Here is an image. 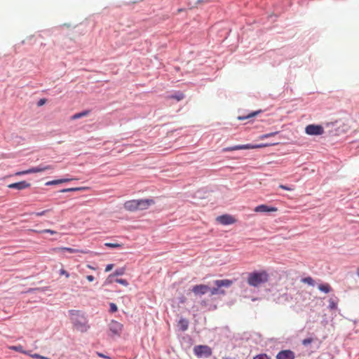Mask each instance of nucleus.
Masks as SVG:
<instances>
[{"label":"nucleus","mask_w":359,"mask_h":359,"mask_svg":"<svg viewBox=\"0 0 359 359\" xmlns=\"http://www.w3.org/2000/svg\"><path fill=\"white\" fill-rule=\"evenodd\" d=\"M88 267L89 269H94V268H93V267H92V266H90V265H88Z\"/></svg>","instance_id":"nucleus-46"},{"label":"nucleus","mask_w":359,"mask_h":359,"mask_svg":"<svg viewBox=\"0 0 359 359\" xmlns=\"http://www.w3.org/2000/svg\"><path fill=\"white\" fill-rule=\"evenodd\" d=\"M194 354L198 357H209L212 355V349L206 345H198L194 348Z\"/></svg>","instance_id":"nucleus-5"},{"label":"nucleus","mask_w":359,"mask_h":359,"mask_svg":"<svg viewBox=\"0 0 359 359\" xmlns=\"http://www.w3.org/2000/svg\"><path fill=\"white\" fill-rule=\"evenodd\" d=\"M179 325L182 331H185L188 329L189 322L184 318H182L179 320Z\"/></svg>","instance_id":"nucleus-20"},{"label":"nucleus","mask_w":359,"mask_h":359,"mask_svg":"<svg viewBox=\"0 0 359 359\" xmlns=\"http://www.w3.org/2000/svg\"><path fill=\"white\" fill-rule=\"evenodd\" d=\"M109 307H110V311L112 313L116 312L118 310V307L116 305V304H114V303H110Z\"/></svg>","instance_id":"nucleus-31"},{"label":"nucleus","mask_w":359,"mask_h":359,"mask_svg":"<svg viewBox=\"0 0 359 359\" xmlns=\"http://www.w3.org/2000/svg\"><path fill=\"white\" fill-rule=\"evenodd\" d=\"M49 211H50V210H43L41 212H35L34 215L36 216L41 217V216H43V215H46Z\"/></svg>","instance_id":"nucleus-33"},{"label":"nucleus","mask_w":359,"mask_h":359,"mask_svg":"<svg viewBox=\"0 0 359 359\" xmlns=\"http://www.w3.org/2000/svg\"><path fill=\"white\" fill-rule=\"evenodd\" d=\"M254 359H271L266 354H259L256 355Z\"/></svg>","instance_id":"nucleus-32"},{"label":"nucleus","mask_w":359,"mask_h":359,"mask_svg":"<svg viewBox=\"0 0 359 359\" xmlns=\"http://www.w3.org/2000/svg\"><path fill=\"white\" fill-rule=\"evenodd\" d=\"M29 231L35 232V233H49L51 235H54V234L57 233V232L55 231H53V230H51V229H43V230H41V231H38V230H35V229H30Z\"/></svg>","instance_id":"nucleus-24"},{"label":"nucleus","mask_w":359,"mask_h":359,"mask_svg":"<svg viewBox=\"0 0 359 359\" xmlns=\"http://www.w3.org/2000/svg\"><path fill=\"white\" fill-rule=\"evenodd\" d=\"M40 359H50V358H48L47 357H45V356H43V355H41Z\"/></svg>","instance_id":"nucleus-45"},{"label":"nucleus","mask_w":359,"mask_h":359,"mask_svg":"<svg viewBox=\"0 0 359 359\" xmlns=\"http://www.w3.org/2000/svg\"><path fill=\"white\" fill-rule=\"evenodd\" d=\"M123 327L121 323L114 320L109 324V330L114 335L119 336L122 332Z\"/></svg>","instance_id":"nucleus-9"},{"label":"nucleus","mask_w":359,"mask_h":359,"mask_svg":"<svg viewBox=\"0 0 359 359\" xmlns=\"http://www.w3.org/2000/svg\"><path fill=\"white\" fill-rule=\"evenodd\" d=\"M54 252H63L66 251L69 253H83V254H88L90 252L89 250H79V249H75L72 248H67V247H61V248H55L53 249Z\"/></svg>","instance_id":"nucleus-13"},{"label":"nucleus","mask_w":359,"mask_h":359,"mask_svg":"<svg viewBox=\"0 0 359 359\" xmlns=\"http://www.w3.org/2000/svg\"><path fill=\"white\" fill-rule=\"evenodd\" d=\"M254 211L256 212H276L278 211V208L275 207H269L266 205L262 204L257 206Z\"/></svg>","instance_id":"nucleus-16"},{"label":"nucleus","mask_w":359,"mask_h":359,"mask_svg":"<svg viewBox=\"0 0 359 359\" xmlns=\"http://www.w3.org/2000/svg\"><path fill=\"white\" fill-rule=\"evenodd\" d=\"M329 308L332 310L336 309L337 308V304L332 299H329Z\"/></svg>","instance_id":"nucleus-29"},{"label":"nucleus","mask_w":359,"mask_h":359,"mask_svg":"<svg viewBox=\"0 0 359 359\" xmlns=\"http://www.w3.org/2000/svg\"><path fill=\"white\" fill-rule=\"evenodd\" d=\"M115 281L119 284L124 285V286L128 285V283L126 279L117 278L115 280Z\"/></svg>","instance_id":"nucleus-30"},{"label":"nucleus","mask_w":359,"mask_h":359,"mask_svg":"<svg viewBox=\"0 0 359 359\" xmlns=\"http://www.w3.org/2000/svg\"><path fill=\"white\" fill-rule=\"evenodd\" d=\"M9 348L11 350L15 351H18V352L27 354V352L22 349V346L20 345L12 346H10Z\"/></svg>","instance_id":"nucleus-26"},{"label":"nucleus","mask_w":359,"mask_h":359,"mask_svg":"<svg viewBox=\"0 0 359 359\" xmlns=\"http://www.w3.org/2000/svg\"><path fill=\"white\" fill-rule=\"evenodd\" d=\"M124 208L129 212L138 211V200H130L124 203Z\"/></svg>","instance_id":"nucleus-11"},{"label":"nucleus","mask_w":359,"mask_h":359,"mask_svg":"<svg viewBox=\"0 0 359 359\" xmlns=\"http://www.w3.org/2000/svg\"><path fill=\"white\" fill-rule=\"evenodd\" d=\"M125 271H126V269L122 267V268H120V269H117L113 273V276H122L125 273Z\"/></svg>","instance_id":"nucleus-25"},{"label":"nucleus","mask_w":359,"mask_h":359,"mask_svg":"<svg viewBox=\"0 0 359 359\" xmlns=\"http://www.w3.org/2000/svg\"><path fill=\"white\" fill-rule=\"evenodd\" d=\"M318 288L324 293H329L332 291V287L328 283L320 284L318 285Z\"/></svg>","instance_id":"nucleus-18"},{"label":"nucleus","mask_w":359,"mask_h":359,"mask_svg":"<svg viewBox=\"0 0 359 359\" xmlns=\"http://www.w3.org/2000/svg\"><path fill=\"white\" fill-rule=\"evenodd\" d=\"M72 180V179H69V178H64V179H60V180H52V181H48L46 183V186H50V185H55V184H62V183H65V182H69Z\"/></svg>","instance_id":"nucleus-17"},{"label":"nucleus","mask_w":359,"mask_h":359,"mask_svg":"<svg viewBox=\"0 0 359 359\" xmlns=\"http://www.w3.org/2000/svg\"><path fill=\"white\" fill-rule=\"evenodd\" d=\"M114 277L112 274H110L107 280H105V284H109L112 283L111 278Z\"/></svg>","instance_id":"nucleus-39"},{"label":"nucleus","mask_w":359,"mask_h":359,"mask_svg":"<svg viewBox=\"0 0 359 359\" xmlns=\"http://www.w3.org/2000/svg\"><path fill=\"white\" fill-rule=\"evenodd\" d=\"M357 275H358V276L359 277V268H358V270H357Z\"/></svg>","instance_id":"nucleus-47"},{"label":"nucleus","mask_w":359,"mask_h":359,"mask_svg":"<svg viewBox=\"0 0 359 359\" xmlns=\"http://www.w3.org/2000/svg\"><path fill=\"white\" fill-rule=\"evenodd\" d=\"M30 355L33 358L40 359V358H41V355L37 354V353H34V354H32V355Z\"/></svg>","instance_id":"nucleus-43"},{"label":"nucleus","mask_w":359,"mask_h":359,"mask_svg":"<svg viewBox=\"0 0 359 359\" xmlns=\"http://www.w3.org/2000/svg\"><path fill=\"white\" fill-rule=\"evenodd\" d=\"M172 97L176 99L177 100L180 101L181 100H182L184 98V95L183 94H180L178 95H175V96H172Z\"/></svg>","instance_id":"nucleus-37"},{"label":"nucleus","mask_w":359,"mask_h":359,"mask_svg":"<svg viewBox=\"0 0 359 359\" xmlns=\"http://www.w3.org/2000/svg\"><path fill=\"white\" fill-rule=\"evenodd\" d=\"M278 133V132H273V133L264 134V135H262L259 136V140H264L266 138L274 136V135H276Z\"/></svg>","instance_id":"nucleus-28"},{"label":"nucleus","mask_w":359,"mask_h":359,"mask_svg":"<svg viewBox=\"0 0 359 359\" xmlns=\"http://www.w3.org/2000/svg\"><path fill=\"white\" fill-rule=\"evenodd\" d=\"M278 142L272 143V144H240V145H236L233 147H226L224 148L223 150L224 151H232L236 150H242V149H259L263 148L266 147H269L271 145H276Z\"/></svg>","instance_id":"nucleus-4"},{"label":"nucleus","mask_w":359,"mask_h":359,"mask_svg":"<svg viewBox=\"0 0 359 359\" xmlns=\"http://www.w3.org/2000/svg\"><path fill=\"white\" fill-rule=\"evenodd\" d=\"M305 133L309 135H321L325 130L320 125L310 124L305 128Z\"/></svg>","instance_id":"nucleus-6"},{"label":"nucleus","mask_w":359,"mask_h":359,"mask_svg":"<svg viewBox=\"0 0 359 359\" xmlns=\"http://www.w3.org/2000/svg\"><path fill=\"white\" fill-rule=\"evenodd\" d=\"M216 287L210 288V295L225 294V291L221 289L222 287H229L232 285L233 281L229 279L216 280L214 281Z\"/></svg>","instance_id":"nucleus-3"},{"label":"nucleus","mask_w":359,"mask_h":359,"mask_svg":"<svg viewBox=\"0 0 359 359\" xmlns=\"http://www.w3.org/2000/svg\"><path fill=\"white\" fill-rule=\"evenodd\" d=\"M279 187L282 189H284V190H287V191H292L293 190V189L290 188V187H288L285 185H283V184H280L279 185Z\"/></svg>","instance_id":"nucleus-35"},{"label":"nucleus","mask_w":359,"mask_h":359,"mask_svg":"<svg viewBox=\"0 0 359 359\" xmlns=\"http://www.w3.org/2000/svg\"><path fill=\"white\" fill-rule=\"evenodd\" d=\"M313 341V339L311 338H307V339H304L303 341H302V344L304 345V346H306L308 344H310L311 342Z\"/></svg>","instance_id":"nucleus-34"},{"label":"nucleus","mask_w":359,"mask_h":359,"mask_svg":"<svg viewBox=\"0 0 359 359\" xmlns=\"http://www.w3.org/2000/svg\"><path fill=\"white\" fill-rule=\"evenodd\" d=\"M89 113H90L89 110H86V111H81L80 113H76L71 117V119L76 120V119L81 118L82 117L88 116L89 114Z\"/></svg>","instance_id":"nucleus-19"},{"label":"nucleus","mask_w":359,"mask_h":359,"mask_svg":"<svg viewBox=\"0 0 359 359\" xmlns=\"http://www.w3.org/2000/svg\"><path fill=\"white\" fill-rule=\"evenodd\" d=\"M182 9H179L178 12H182Z\"/></svg>","instance_id":"nucleus-48"},{"label":"nucleus","mask_w":359,"mask_h":359,"mask_svg":"<svg viewBox=\"0 0 359 359\" xmlns=\"http://www.w3.org/2000/svg\"><path fill=\"white\" fill-rule=\"evenodd\" d=\"M85 189H86V187H75V188L64 189H62L60 191L62 193H65V192L76 191H81V190H85Z\"/></svg>","instance_id":"nucleus-22"},{"label":"nucleus","mask_w":359,"mask_h":359,"mask_svg":"<svg viewBox=\"0 0 359 359\" xmlns=\"http://www.w3.org/2000/svg\"><path fill=\"white\" fill-rule=\"evenodd\" d=\"M259 113V111H257L252 112V113L248 114L247 116H239L238 117V119L241 120V121H243V120L254 117Z\"/></svg>","instance_id":"nucleus-21"},{"label":"nucleus","mask_w":359,"mask_h":359,"mask_svg":"<svg viewBox=\"0 0 359 359\" xmlns=\"http://www.w3.org/2000/svg\"><path fill=\"white\" fill-rule=\"evenodd\" d=\"M295 354L290 350H283L276 355V359H294Z\"/></svg>","instance_id":"nucleus-14"},{"label":"nucleus","mask_w":359,"mask_h":359,"mask_svg":"<svg viewBox=\"0 0 359 359\" xmlns=\"http://www.w3.org/2000/svg\"><path fill=\"white\" fill-rule=\"evenodd\" d=\"M180 302L181 303H184L185 302V298H182L181 300H180Z\"/></svg>","instance_id":"nucleus-44"},{"label":"nucleus","mask_w":359,"mask_h":359,"mask_svg":"<svg viewBox=\"0 0 359 359\" xmlns=\"http://www.w3.org/2000/svg\"><path fill=\"white\" fill-rule=\"evenodd\" d=\"M53 169V167L52 165H46V166H42L39 165L37 167L32 168L30 169L18 172L16 173L17 175H27L30 173H36V172H43L47 170H52Z\"/></svg>","instance_id":"nucleus-7"},{"label":"nucleus","mask_w":359,"mask_h":359,"mask_svg":"<svg viewBox=\"0 0 359 359\" xmlns=\"http://www.w3.org/2000/svg\"><path fill=\"white\" fill-rule=\"evenodd\" d=\"M269 276L266 271H255L250 273L247 283L249 285L257 287L269 281Z\"/></svg>","instance_id":"nucleus-2"},{"label":"nucleus","mask_w":359,"mask_h":359,"mask_svg":"<svg viewBox=\"0 0 359 359\" xmlns=\"http://www.w3.org/2000/svg\"><path fill=\"white\" fill-rule=\"evenodd\" d=\"M70 320L74 329L81 332H86L90 328L86 317L79 311H69Z\"/></svg>","instance_id":"nucleus-1"},{"label":"nucleus","mask_w":359,"mask_h":359,"mask_svg":"<svg viewBox=\"0 0 359 359\" xmlns=\"http://www.w3.org/2000/svg\"><path fill=\"white\" fill-rule=\"evenodd\" d=\"M104 245L108 248H117L122 247L123 245L121 243H104Z\"/></svg>","instance_id":"nucleus-27"},{"label":"nucleus","mask_w":359,"mask_h":359,"mask_svg":"<svg viewBox=\"0 0 359 359\" xmlns=\"http://www.w3.org/2000/svg\"><path fill=\"white\" fill-rule=\"evenodd\" d=\"M155 201L151 198L139 199L138 210H147L151 205H154Z\"/></svg>","instance_id":"nucleus-10"},{"label":"nucleus","mask_w":359,"mask_h":359,"mask_svg":"<svg viewBox=\"0 0 359 359\" xmlns=\"http://www.w3.org/2000/svg\"><path fill=\"white\" fill-rule=\"evenodd\" d=\"M302 282L311 286H313L315 285L314 280L310 276L302 278Z\"/></svg>","instance_id":"nucleus-23"},{"label":"nucleus","mask_w":359,"mask_h":359,"mask_svg":"<svg viewBox=\"0 0 359 359\" xmlns=\"http://www.w3.org/2000/svg\"><path fill=\"white\" fill-rule=\"evenodd\" d=\"M60 273L61 275H65L66 276V278H69V273L65 271V269H61L60 271Z\"/></svg>","instance_id":"nucleus-36"},{"label":"nucleus","mask_w":359,"mask_h":359,"mask_svg":"<svg viewBox=\"0 0 359 359\" xmlns=\"http://www.w3.org/2000/svg\"><path fill=\"white\" fill-rule=\"evenodd\" d=\"M216 220L222 225H229L236 222V219L233 216L227 214L217 217Z\"/></svg>","instance_id":"nucleus-8"},{"label":"nucleus","mask_w":359,"mask_h":359,"mask_svg":"<svg viewBox=\"0 0 359 359\" xmlns=\"http://www.w3.org/2000/svg\"><path fill=\"white\" fill-rule=\"evenodd\" d=\"M210 290V287L206 285H203V284H200V285H194L192 288V292L196 294V295H203V294H205V293H207Z\"/></svg>","instance_id":"nucleus-12"},{"label":"nucleus","mask_w":359,"mask_h":359,"mask_svg":"<svg viewBox=\"0 0 359 359\" xmlns=\"http://www.w3.org/2000/svg\"><path fill=\"white\" fill-rule=\"evenodd\" d=\"M114 267V264H109L108 265H107L106 268H105V271L106 272H109Z\"/></svg>","instance_id":"nucleus-38"},{"label":"nucleus","mask_w":359,"mask_h":359,"mask_svg":"<svg viewBox=\"0 0 359 359\" xmlns=\"http://www.w3.org/2000/svg\"><path fill=\"white\" fill-rule=\"evenodd\" d=\"M45 102H46L45 99H41L38 102V106H42L43 104H45Z\"/></svg>","instance_id":"nucleus-42"},{"label":"nucleus","mask_w":359,"mask_h":359,"mask_svg":"<svg viewBox=\"0 0 359 359\" xmlns=\"http://www.w3.org/2000/svg\"><path fill=\"white\" fill-rule=\"evenodd\" d=\"M29 187L30 184L27 182L26 181H21L19 182L13 183L8 185V187L10 189H16L18 190L25 189Z\"/></svg>","instance_id":"nucleus-15"},{"label":"nucleus","mask_w":359,"mask_h":359,"mask_svg":"<svg viewBox=\"0 0 359 359\" xmlns=\"http://www.w3.org/2000/svg\"><path fill=\"white\" fill-rule=\"evenodd\" d=\"M97 355H98V356H100L101 358H103L111 359L109 356L105 355H104L103 353H97Z\"/></svg>","instance_id":"nucleus-40"},{"label":"nucleus","mask_w":359,"mask_h":359,"mask_svg":"<svg viewBox=\"0 0 359 359\" xmlns=\"http://www.w3.org/2000/svg\"><path fill=\"white\" fill-rule=\"evenodd\" d=\"M86 279H87L88 281L92 282V281H93V280H94L95 278H94V276H92V275H88V276H86Z\"/></svg>","instance_id":"nucleus-41"}]
</instances>
